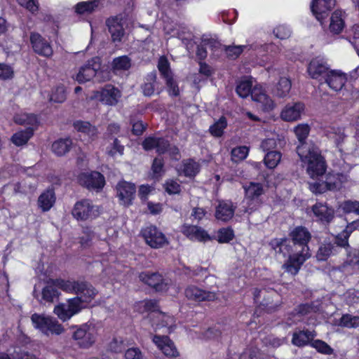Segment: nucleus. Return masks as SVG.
Instances as JSON below:
<instances>
[{
  "label": "nucleus",
  "instance_id": "obj_1",
  "mask_svg": "<svg viewBox=\"0 0 359 359\" xmlns=\"http://www.w3.org/2000/svg\"><path fill=\"white\" fill-rule=\"evenodd\" d=\"M294 243V252L289 255L283 267L292 275H296L302 264L311 257L307 245L311 238L309 231L304 227H296L290 233Z\"/></svg>",
  "mask_w": 359,
  "mask_h": 359
},
{
  "label": "nucleus",
  "instance_id": "obj_2",
  "mask_svg": "<svg viewBox=\"0 0 359 359\" xmlns=\"http://www.w3.org/2000/svg\"><path fill=\"white\" fill-rule=\"evenodd\" d=\"M297 154L311 178H318L326 170L325 162L319 149L313 144H302L297 147Z\"/></svg>",
  "mask_w": 359,
  "mask_h": 359
},
{
  "label": "nucleus",
  "instance_id": "obj_3",
  "mask_svg": "<svg viewBox=\"0 0 359 359\" xmlns=\"http://www.w3.org/2000/svg\"><path fill=\"white\" fill-rule=\"evenodd\" d=\"M252 77H245L238 81L236 86L237 94L243 98L250 93L253 101L257 102L262 110L269 111L276 107L275 102L266 94L265 89L259 84L252 88Z\"/></svg>",
  "mask_w": 359,
  "mask_h": 359
},
{
  "label": "nucleus",
  "instance_id": "obj_4",
  "mask_svg": "<svg viewBox=\"0 0 359 359\" xmlns=\"http://www.w3.org/2000/svg\"><path fill=\"white\" fill-rule=\"evenodd\" d=\"M143 307V311H149V318L152 326L156 330L165 328L168 332H171L175 327V319L172 316L156 310L158 306L154 300H145L140 304Z\"/></svg>",
  "mask_w": 359,
  "mask_h": 359
},
{
  "label": "nucleus",
  "instance_id": "obj_5",
  "mask_svg": "<svg viewBox=\"0 0 359 359\" xmlns=\"http://www.w3.org/2000/svg\"><path fill=\"white\" fill-rule=\"evenodd\" d=\"M99 334V327L93 323H85L79 327L73 333L72 338L77 341L81 348H89L95 342Z\"/></svg>",
  "mask_w": 359,
  "mask_h": 359
},
{
  "label": "nucleus",
  "instance_id": "obj_6",
  "mask_svg": "<svg viewBox=\"0 0 359 359\" xmlns=\"http://www.w3.org/2000/svg\"><path fill=\"white\" fill-rule=\"evenodd\" d=\"M31 320L34 327L44 334H60L64 332V328L58 321L53 317L34 313Z\"/></svg>",
  "mask_w": 359,
  "mask_h": 359
},
{
  "label": "nucleus",
  "instance_id": "obj_7",
  "mask_svg": "<svg viewBox=\"0 0 359 359\" xmlns=\"http://www.w3.org/2000/svg\"><path fill=\"white\" fill-rule=\"evenodd\" d=\"M100 62L98 57H94L88 60V62L81 66L78 71L72 75V79L79 83H83L90 81L93 78L97 77L98 81H103L100 79ZM108 76L104 78L107 79Z\"/></svg>",
  "mask_w": 359,
  "mask_h": 359
},
{
  "label": "nucleus",
  "instance_id": "obj_8",
  "mask_svg": "<svg viewBox=\"0 0 359 359\" xmlns=\"http://www.w3.org/2000/svg\"><path fill=\"white\" fill-rule=\"evenodd\" d=\"M245 199L243 201V213H251L259 205L258 198L263 194V187L257 182H250L243 186Z\"/></svg>",
  "mask_w": 359,
  "mask_h": 359
},
{
  "label": "nucleus",
  "instance_id": "obj_9",
  "mask_svg": "<svg viewBox=\"0 0 359 359\" xmlns=\"http://www.w3.org/2000/svg\"><path fill=\"white\" fill-rule=\"evenodd\" d=\"M145 150L156 149V152L161 154L168 152L171 158L178 160L180 158L179 149L175 146H170L168 140L154 137H147L142 142Z\"/></svg>",
  "mask_w": 359,
  "mask_h": 359
},
{
  "label": "nucleus",
  "instance_id": "obj_10",
  "mask_svg": "<svg viewBox=\"0 0 359 359\" xmlns=\"http://www.w3.org/2000/svg\"><path fill=\"white\" fill-rule=\"evenodd\" d=\"M83 306L80 305V301L77 298H70L65 302L57 304L53 313L63 322L69 320L72 317L79 313Z\"/></svg>",
  "mask_w": 359,
  "mask_h": 359
},
{
  "label": "nucleus",
  "instance_id": "obj_11",
  "mask_svg": "<svg viewBox=\"0 0 359 359\" xmlns=\"http://www.w3.org/2000/svg\"><path fill=\"white\" fill-rule=\"evenodd\" d=\"M99 214V207L93 205L88 199H83L76 202L72 210V215L77 220L85 221L93 219Z\"/></svg>",
  "mask_w": 359,
  "mask_h": 359
},
{
  "label": "nucleus",
  "instance_id": "obj_12",
  "mask_svg": "<svg viewBox=\"0 0 359 359\" xmlns=\"http://www.w3.org/2000/svg\"><path fill=\"white\" fill-rule=\"evenodd\" d=\"M121 97V92L112 85H106L101 90L94 91L90 100H97L107 105L114 106Z\"/></svg>",
  "mask_w": 359,
  "mask_h": 359
},
{
  "label": "nucleus",
  "instance_id": "obj_13",
  "mask_svg": "<svg viewBox=\"0 0 359 359\" xmlns=\"http://www.w3.org/2000/svg\"><path fill=\"white\" fill-rule=\"evenodd\" d=\"M78 182L88 189L99 191L105 184L104 176L97 171L83 172L79 175Z\"/></svg>",
  "mask_w": 359,
  "mask_h": 359
},
{
  "label": "nucleus",
  "instance_id": "obj_14",
  "mask_svg": "<svg viewBox=\"0 0 359 359\" xmlns=\"http://www.w3.org/2000/svg\"><path fill=\"white\" fill-rule=\"evenodd\" d=\"M146 243L153 248H159L168 244L165 236L154 226H147L142 231Z\"/></svg>",
  "mask_w": 359,
  "mask_h": 359
},
{
  "label": "nucleus",
  "instance_id": "obj_15",
  "mask_svg": "<svg viewBox=\"0 0 359 359\" xmlns=\"http://www.w3.org/2000/svg\"><path fill=\"white\" fill-rule=\"evenodd\" d=\"M140 279L148 285L154 287L156 291H167L169 290L172 284L170 280L164 279L157 273L143 272L140 274Z\"/></svg>",
  "mask_w": 359,
  "mask_h": 359
},
{
  "label": "nucleus",
  "instance_id": "obj_16",
  "mask_svg": "<svg viewBox=\"0 0 359 359\" xmlns=\"http://www.w3.org/2000/svg\"><path fill=\"white\" fill-rule=\"evenodd\" d=\"M334 6L335 0H312L311 9L316 18L322 23Z\"/></svg>",
  "mask_w": 359,
  "mask_h": 359
},
{
  "label": "nucleus",
  "instance_id": "obj_17",
  "mask_svg": "<svg viewBox=\"0 0 359 359\" xmlns=\"http://www.w3.org/2000/svg\"><path fill=\"white\" fill-rule=\"evenodd\" d=\"M330 68L323 57H316L313 58L308 65L307 73L313 79L321 80Z\"/></svg>",
  "mask_w": 359,
  "mask_h": 359
},
{
  "label": "nucleus",
  "instance_id": "obj_18",
  "mask_svg": "<svg viewBox=\"0 0 359 359\" xmlns=\"http://www.w3.org/2000/svg\"><path fill=\"white\" fill-rule=\"evenodd\" d=\"M325 83L329 88L334 91H339L347 81V76L345 73L338 69H331L325 74L323 78Z\"/></svg>",
  "mask_w": 359,
  "mask_h": 359
},
{
  "label": "nucleus",
  "instance_id": "obj_19",
  "mask_svg": "<svg viewBox=\"0 0 359 359\" xmlns=\"http://www.w3.org/2000/svg\"><path fill=\"white\" fill-rule=\"evenodd\" d=\"M135 192V186L133 183L121 181L116 185V196L123 205L128 206L131 204Z\"/></svg>",
  "mask_w": 359,
  "mask_h": 359
},
{
  "label": "nucleus",
  "instance_id": "obj_20",
  "mask_svg": "<svg viewBox=\"0 0 359 359\" xmlns=\"http://www.w3.org/2000/svg\"><path fill=\"white\" fill-rule=\"evenodd\" d=\"M165 34L170 37H177L184 43L192 39V34L185 27H182L173 22H166L163 26Z\"/></svg>",
  "mask_w": 359,
  "mask_h": 359
},
{
  "label": "nucleus",
  "instance_id": "obj_21",
  "mask_svg": "<svg viewBox=\"0 0 359 359\" xmlns=\"http://www.w3.org/2000/svg\"><path fill=\"white\" fill-rule=\"evenodd\" d=\"M30 41L33 50L37 54L44 57H50L53 55V51L50 43L39 34L32 33L30 35Z\"/></svg>",
  "mask_w": 359,
  "mask_h": 359
},
{
  "label": "nucleus",
  "instance_id": "obj_22",
  "mask_svg": "<svg viewBox=\"0 0 359 359\" xmlns=\"http://www.w3.org/2000/svg\"><path fill=\"white\" fill-rule=\"evenodd\" d=\"M97 291L86 282L80 281L75 294L80 301V305L85 308L96 296Z\"/></svg>",
  "mask_w": 359,
  "mask_h": 359
},
{
  "label": "nucleus",
  "instance_id": "obj_23",
  "mask_svg": "<svg viewBox=\"0 0 359 359\" xmlns=\"http://www.w3.org/2000/svg\"><path fill=\"white\" fill-rule=\"evenodd\" d=\"M304 108V104L302 102L287 104L282 109L280 118L287 122L296 121L301 118Z\"/></svg>",
  "mask_w": 359,
  "mask_h": 359
},
{
  "label": "nucleus",
  "instance_id": "obj_24",
  "mask_svg": "<svg viewBox=\"0 0 359 359\" xmlns=\"http://www.w3.org/2000/svg\"><path fill=\"white\" fill-rule=\"evenodd\" d=\"M337 177L336 174L329 173L325 176V181L310 183L309 189L315 194H321L327 190L337 189H338Z\"/></svg>",
  "mask_w": 359,
  "mask_h": 359
},
{
  "label": "nucleus",
  "instance_id": "obj_25",
  "mask_svg": "<svg viewBox=\"0 0 359 359\" xmlns=\"http://www.w3.org/2000/svg\"><path fill=\"white\" fill-rule=\"evenodd\" d=\"M153 341L165 355L168 357H177L179 355L174 343L168 337L155 335L153 337Z\"/></svg>",
  "mask_w": 359,
  "mask_h": 359
},
{
  "label": "nucleus",
  "instance_id": "obj_26",
  "mask_svg": "<svg viewBox=\"0 0 359 359\" xmlns=\"http://www.w3.org/2000/svg\"><path fill=\"white\" fill-rule=\"evenodd\" d=\"M107 23L112 41L114 42L121 41L124 35L125 22L123 18L118 16L111 18L107 20Z\"/></svg>",
  "mask_w": 359,
  "mask_h": 359
},
{
  "label": "nucleus",
  "instance_id": "obj_27",
  "mask_svg": "<svg viewBox=\"0 0 359 359\" xmlns=\"http://www.w3.org/2000/svg\"><path fill=\"white\" fill-rule=\"evenodd\" d=\"M185 296L196 302L213 301L216 294L212 292L203 290L195 286H189L185 290Z\"/></svg>",
  "mask_w": 359,
  "mask_h": 359
},
{
  "label": "nucleus",
  "instance_id": "obj_28",
  "mask_svg": "<svg viewBox=\"0 0 359 359\" xmlns=\"http://www.w3.org/2000/svg\"><path fill=\"white\" fill-rule=\"evenodd\" d=\"M182 233L190 240L205 242L210 239L209 234L201 227L193 225H184Z\"/></svg>",
  "mask_w": 359,
  "mask_h": 359
},
{
  "label": "nucleus",
  "instance_id": "obj_29",
  "mask_svg": "<svg viewBox=\"0 0 359 359\" xmlns=\"http://www.w3.org/2000/svg\"><path fill=\"white\" fill-rule=\"evenodd\" d=\"M219 48H222V44L219 42L213 39H204L202 43L198 46L196 54L201 60L206 57L208 50L212 51L215 55H218Z\"/></svg>",
  "mask_w": 359,
  "mask_h": 359
},
{
  "label": "nucleus",
  "instance_id": "obj_30",
  "mask_svg": "<svg viewBox=\"0 0 359 359\" xmlns=\"http://www.w3.org/2000/svg\"><path fill=\"white\" fill-rule=\"evenodd\" d=\"M235 212V208L231 201H220L216 208L215 217L218 220L227 222L231 219Z\"/></svg>",
  "mask_w": 359,
  "mask_h": 359
},
{
  "label": "nucleus",
  "instance_id": "obj_31",
  "mask_svg": "<svg viewBox=\"0 0 359 359\" xmlns=\"http://www.w3.org/2000/svg\"><path fill=\"white\" fill-rule=\"evenodd\" d=\"M312 211L320 221L325 223L330 222L334 215V211L332 208H329L322 203H316L312 208Z\"/></svg>",
  "mask_w": 359,
  "mask_h": 359
},
{
  "label": "nucleus",
  "instance_id": "obj_32",
  "mask_svg": "<svg viewBox=\"0 0 359 359\" xmlns=\"http://www.w3.org/2000/svg\"><path fill=\"white\" fill-rule=\"evenodd\" d=\"M292 88V82L287 77H280L278 83L273 88L272 95L278 98H285L289 95Z\"/></svg>",
  "mask_w": 359,
  "mask_h": 359
},
{
  "label": "nucleus",
  "instance_id": "obj_33",
  "mask_svg": "<svg viewBox=\"0 0 359 359\" xmlns=\"http://www.w3.org/2000/svg\"><path fill=\"white\" fill-rule=\"evenodd\" d=\"M345 13L341 10L335 11L331 16L329 26L330 31L334 34L341 33L344 27Z\"/></svg>",
  "mask_w": 359,
  "mask_h": 359
},
{
  "label": "nucleus",
  "instance_id": "obj_34",
  "mask_svg": "<svg viewBox=\"0 0 359 359\" xmlns=\"http://www.w3.org/2000/svg\"><path fill=\"white\" fill-rule=\"evenodd\" d=\"M76 130L86 135L90 140H93L97 135V129L88 121H76L73 124Z\"/></svg>",
  "mask_w": 359,
  "mask_h": 359
},
{
  "label": "nucleus",
  "instance_id": "obj_35",
  "mask_svg": "<svg viewBox=\"0 0 359 359\" xmlns=\"http://www.w3.org/2000/svg\"><path fill=\"white\" fill-rule=\"evenodd\" d=\"M42 299L46 302H53L55 299H57L60 295L57 287L53 283V280L47 282L46 285L41 292Z\"/></svg>",
  "mask_w": 359,
  "mask_h": 359
},
{
  "label": "nucleus",
  "instance_id": "obj_36",
  "mask_svg": "<svg viewBox=\"0 0 359 359\" xmlns=\"http://www.w3.org/2000/svg\"><path fill=\"white\" fill-rule=\"evenodd\" d=\"M55 201L54 191L51 189H48L39 196L38 205L43 211H48L52 208Z\"/></svg>",
  "mask_w": 359,
  "mask_h": 359
},
{
  "label": "nucleus",
  "instance_id": "obj_37",
  "mask_svg": "<svg viewBox=\"0 0 359 359\" xmlns=\"http://www.w3.org/2000/svg\"><path fill=\"white\" fill-rule=\"evenodd\" d=\"M316 337V334L312 331H299L293 334L292 343L297 346H303L311 342Z\"/></svg>",
  "mask_w": 359,
  "mask_h": 359
},
{
  "label": "nucleus",
  "instance_id": "obj_38",
  "mask_svg": "<svg viewBox=\"0 0 359 359\" xmlns=\"http://www.w3.org/2000/svg\"><path fill=\"white\" fill-rule=\"evenodd\" d=\"M72 141L70 138L60 139L52 144V151L57 156H63L70 150Z\"/></svg>",
  "mask_w": 359,
  "mask_h": 359
},
{
  "label": "nucleus",
  "instance_id": "obj_39",
  "mask_svg": "<svg viewBox=\"0 0 359 359\" xmlns=\"http://www.w3.org/2000/svg\"><path fill=\"white\" fill-rule=\"evenodd\" d=\"M358 226V222L355 221L348 224L346 229L335 238L337 246L345 247L348 245V238L352 231Z\"/></svg>",
  "mask_w": 359,
  "mask_h": 359
},
{
  "label": "nucleus",
  "instance_id": "obj_40",
  "mask_svg": "<svg viewBox=\"0 0 359 359\" xmlns=\"http://www.w3.org/2000/svg\"><path fill=\"white\" fill-rule=\"evenodd\" d=\"M13 120L17 124L29 126V127L34 126L38 123L37 118L35 115L25 112L16 114L14 116Z\"/></svg>",
  "mask_w": 359,
  "mask_h": 359
},
{
  "label": "nucleus",
  "instance_id": "obj_41",
  "mask_svg": "<svg viewBox=\"0 0 359 359\" xmlns=\"http://www.w3.org/2000/svg\"><path fill=\"white\" fill-rule=\"evenodd\" d=\"M80 281L64 280V279H55L53 283L57 287V289H60L67 293H74L78 288Z\"/></svg>",
  "mask_w": 359,
  "mask_h": 359
},
{
  "label": "nucleus",
  "instance_id": "obj_42",
  "mask_svg": "<svg viewBox=\"0 0 359 359\" xmlns=\"http://www.w3.org/2000/svg\"><path fill=\"white\" fill-rule=\"evenodd\" d=\"M33 130L32 127H28L25 130L15 133L11 137L12 142L16 146H21L26 144L32 136Z\"/></svg>",
  "mask_w": 359,
  "mask_h": 359
},
{
  "label": "nucleus",
  "instance_id": "obj_43",
  "mask_svg": "<svg viewBox=\"0 0 359 359\" xmlns=\"http://www.w3.org/2000/svg\"><path fill=\"white\" fill-rule=\"evenodd\" d=\"M199 165L193 160H187L183 162L182 167L178 170L180 175L183 174L187 177H194L199 171Z\"/></svg>",
  "mask_w": 359,
  "mask_h": 359
},
{
  "label": "nucleus",
  "instance_id": "obj_44",
  "mask_svg": "<svg viewBox=\"0 0 359 359\" xmlns=\"http://www.w3.org/2000/svg\"><path fill=\"white\" fill-rule=\"evenodd\" d=\"M337 252V247L330 243L322 245L316 254V258L319 261H325L330 256Z\"/></svg>",
  "mask_w": 359,
  "mask_h": 359
},
{
  "label": "nucleus",
  "instance_id": "obj_45",
  "mask_svg": "<svg viewBox=\"0 0 359 359\" xmlns=\"http://www.w3.org/2000/svg\"><path fill=\"white\" fill-rule=\"evenodd\" d=\"M293 131L299 142V144H313L312 142H306L305 140L307 138L309 132L310 127L306 123H300L295 126L293 129Z\"/></svg>",
  "mask_w": 359,
  "mask_h": 359
},
{
  "label": "nucleus",
  "instance_id": "obj_46",
  "mask_svg": "<svg viewBox=\"0 0 359 359\" xmlns=\"http://www.w3.org/2000/svg\"><path fill=\"white\" fill-rule=\"evenodd\" d=\"M158 69L161 73L166 82L172 84V73L170 69V65L165 57H160L158 63Z\"/></svg>",
  "mask_w": 359,
  "mask_h": 359
},
{
  "label": "nucleus",
  "instance_id": "obj_47",
  "mask_svg": "<svg viewBox=\"0 0 359 359\" xmlns=\"http://www.w3.org/2000/svg\"><path fill=\"white\" fill-rule=\"evenodd\" d=\"M98 6V0H91L79 3L76 6V12L79 14L90 13Z\"/></svg>",
  "mask_w": 359,
  "mask_h": 359
},
{
  "label": "nucleus",
  "instance_id": "obj_48",
  "mask_svg": "<svg viewBox=\"0 0 359 359\" xmlns=\"http://www.w3.org/2000/svg\"><path fill=\"white\" fill-rule=\"evenodd\" d=\"M247 48V46H233L226 47L222 45V48H219V52L225 51L226 55L229 58L236 59L241 54L244 49Z\"/></svg>",
  "mask_w": 359,
  "mask_h": 359
},
{
  "label": "nucleus",
  "instance_id": "obj_49",
  "mask_svg": "<svg viewBox=\"0 0 359 359\" xmlns=\"http://www.w3.org/2000/svg\"><path fill=\"white\" fill-rule=\"evenodd\" d=\"M339 325L347 328H357L359 327V316L344 314L341 316Z\"/></svg>",
  "mask_w": 359,
  "mask_h": 359
},
{
  "label": "nucleus",
  "instance_id": "obj_50",
  "mask_svg": "<svg viewBox=\"0 0 359 359\" xmlns=\"http://www.w3.org/2000/svg\"><path fill=\"white\" fill-rule=\"evenodd\" d=\"M281 154L278 151H269L264 157V163L267 168L273 169L280 163Z\"/></svg>",
  "mask_w": 359,
  "mask_h": 359
},
{
  "label": "nucleus",
  "instance_id": "obj_51",
  "mask_svg": "<svg viewBox=\"0 0 359 359\" xmlns=\"http://www.w3.org/2000/svg\"><path fill=\"white\" fill-rule=\"evenodd\" d=\"M66 99V93L65 87L59 86L52 90L51 94L49 97L50 102L61 103Z\"/></svg>",
  "mask_w": 359,
  "mask_h": 359
},
{
  "label": "nucleus",
  "instance_id": "obj_52",
  "mask_svg": "<svg viewBox=\"0 0 359 359\" xmlns=\"http://www.w3.org/2000/svg\"><path fill=\"white\" fill-rule=\"evenodd\" d=\"M226 118L222 117L210 126V132L215 137H221L224 133V130L226 127Z\"/></svg>",
  "mask_w": 359,
  "mask_h": 359
},
{
  "label": "nucleus",
  "instance_id": "obj_53",
  "mask_svg": "<svg viewBox=\"0 0 359 359\" xmlns=\"http://www.w3.org/2000/svg\"><path fill=\"white\" fill-rule=\"evenodd\" d=\"M249 148L245 146L238 147L231 150V159L234 162L244 160L248 155Z\"/></svg>",
  "mask_w": 359,
  "mask_h": 359
},
{
  "label": "nucleus",
  "instance_id": "obj_54",
  "mask_svg": "<svg viewBox=\"0 0 359 359\" xmlns=\"http://www.w3.org/2000/svg\"><path fill=\"white\" fill-rule=\"evenodd\" d=\"M113 68L116 71L128 70L130 66V60L127 56H121L113 60Z\"/></svg>",
  "mask_w": 359,
  "mask_h": 359
},
{
  "label": "nucleus",
  "instance_id": "obj_55",
  "mask_svg": "<svg viewBox=\"0 0 359 359\" xmlns=\"http://www.w3.org/2000/svg\"><path fill=\"white\" fill-rule=\"evenodd\" d=\"M147 81L142 86L143 93L144 95L151 96L156 90V75L152 74L149 75Z\"/></svg>",
  "mask_w": 359,
  "mask_h": 359
},
{
  "label": "nucleus",
  "instance_id": "obj_56",
  "mask_svg": "<svg viewBox=\"0 0 359 359\" xmlns=\"http://www.w3.org/2000/svg\"><path fill=\"white\" fill-rule=\"evenodd\" d=\"M311 346L317 350L319 353L330 355L333 353V349L325 341L319 339L312 340Z\"/></svg>",
  "mask_w": 359,
  "mask_h": 359
},
{
  "label": "nucleus",
  "instance_id": "obj_57",
  "mask_svg": "<svg viewBox=\"0 0 359 359\" xmlns=\"http://www.w3.org/2000/svg\"><path fill=\"white\" fill-rule=\"evenodd\" d=\"M234 236L233 231L229 228H223L218 231L217 241L219 243H229Z\"/></svg>",
  "mask_w": 359,
  "mask_h": 359
},
{
  "label": "nucleus",
  "instance_id": "obj_58",
  "mask_svg": "<svg viewBox=\"0 0 359 359\" xmlns=\"http://www.w3.org/2000/svg\"><path fill=\"white\" fill-rule=\"evenodd\" d=\"M343 298L347 305L356 304L359 300V291L349 290L344 294Z\"/></svg>",
  "mask_w": 359,
  "mask_h": 359
},
{
  "label": "nucleus",
  "instance_id": "obj_59",
  "mask_svg": "<svg viewBox=\"0 0 359 359\" xmlns=\"http://www.w3.org/2000/svg\"><path fill=\"white\" fill-rule=\"evenodd\" d=\"M14 71L10 65L0 63V79L8 80L13 79Z\"/></svg>",
  "mask_w": 359,
  "mask_h": 359
},
{
  "label": "nucleus",
  "instance_id": "obj_60",
  "mask_svg": "<svg viewBox=\"0 0 359 359\" xmlns=\"http://www.w3.org/2000/svg\"><path fill=\"white\" fill-rule=\"evenodd\" d=\"M273 34L278 39H285L290 36L291 31L285 25H279L273 29Z\"/></svg>",
  "mask_w": 359,
  "mask_h": 359
},
{
  "label": "nucleus",
  "instance_id": "obj_61",
  "mask_svg": "<svg viewBox=\"0 0 359 359\" xmlns=\"http://www.w3.org/2000/svg\"><path fill=\"white\" fill-rule=\"evenodd\" d=\"M342 209L344 212H353L359 215V201H347L342 204Z\"/></svg>",
  "mask_w": 359,
  "mask_h": 359
},
{
  "label": "nucleus",
  "instance_id": "obj_62",
  "mask_svg": "<svg viewBox=\"0 0 359 359\" xmlns=\"http://www.w3.org/2000/svg\"><path fill=\"white\" fill-rule=\"evenodd\" d=\"M313 309L309 304H303L299 306L298 311L294 313V317L297 318V321L304 320V316L310 313Z\"/></svg>",
  "mask_w": 359,
  "mask_h": 359
},
{
  "label": "nucleus",
  "instance_id": "obj_63",
  "mask_svg": "<svg viewBox=\"0 0 359 359\" xmlns=\"http://www.w3.org/2000/svg\"><path fill=\"white\" fill-rule=\"evenodd\" d=\"M329 137L332 139L337 144H340L345 138L344 130L341 128H332L329 134Z\"/></svg>",
  "mask_w": 359,
  "mask_h": 359
},
{
  "label": "nucleus",
  "instance_id": "obj_64",
  "mask_svg": "<svg viewBox=\"0 0 359 359\" xmlns=\"http://www.w3.org/2000/svg\"><path fill=\"white\" fill-rule=\"evenodd\" d=\"M352 39L350 42L353 46L358 55H359V25H354L351 29Z\"/></svg>",
  "mask_w": 359,
  "mask_h": 359
}]
</instances>
